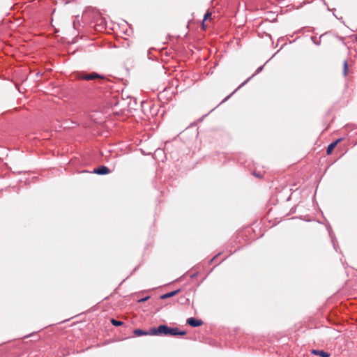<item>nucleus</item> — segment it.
Returning <instances> with one entry per match:
<instances>
[{"label":"nucleus","mask_w":357,"mask_h":357,"mask_svg":"<svg viewBox=\"0 0 357 357\" xmlns=\"http://www.w3.org/2000/svg\"><path fill=\"white\" fill-rule=\"evenodd\" d=\"M151 335H165V336H176L184 335L186 331H180L178 328H171L166 325H160L158 328H151L149 330Z\"/></svg>","instance_id":"1"},{"label":"nucleus","mask_w":357,"mask_h":357,"mask_svg":"<svg viewBox=\"0 0 357 357\" xmlns=\"http://www.w3.org/2000/svg\"><path fill=\"white\" fill-rule=\"evenodd\" d=\"M76 77L78 79H83V80H87V81L93 80L96 79H104V77L102 75L98 74L96 72H92L90 73L81 72V73H77Z\"/></svg>","instance_id":"2"},{"label":"nucleus","mask_w":357,"mask_h":357,"mask_svg":"<svg viewBox=\"0 0 357 357\" xmlns=\"http://www.w3.org/2000/svg\"><path fill=\"white\" fill-rule=\"evenodd\" d=\"M93 172L97 174L103 175L109 174L111 171L106 166H100L98 168L94 169Z\"/></svg>","instance_id":"3"},{"label":"nucleus","mask_w":357,"mask_h":357,"mask_svg":"<svg viewBox=\"0 0 357 357\" xmlns=\"http://www.w3.org/2000/svg\"><path fill=\"white\" fill-rule=\"evenodd\" d=\"M187 324L192 327H197L202 325L203 321L200 319H197L194 317H190L187 319Z\"/></svg>","instance_id":"4"},{"label":"nucleus","mask_w":357,"mask_h":357,"mask_svg":"<svg viewBox=\"0 0 357 357\" xmlns=\"http://www.w3.org/2000/svg\"><path fill=\"white\" fill-rule=\"evenodd\" d=\"M211 15H212V13L209 10H207L206 13H205V15L204 16L202 24V29L204 30H205L207 27L206 22L211 21L212 20Z\"/></svg>","instance_id":"5"},{"label":"nucleus","mask_w":357,"mask_h":357,"mask_svg":"<svg viewBox=\"0 0 357 357\" xmlns=\"http://www.w3.org/2000/svg\"><path fill=\"white\" fill-rule=\"evenodd\" d=\"M180 291V289H177L171 292L166 293L165 294H162L160 296V299L165 300L167 298H169L170 297L174 296Z\"/></svg>","instance_id":"6"},{"label":"nucleus","mask_w":357,"mask_h":357,"mask_svg":"<svg viewBox=\"0 0 357 357\" xmlns=\"http://www.w3.org/2000/svg\"><path fill=\"white\" fill-rule=\"evenodd\" d=\"M340 141V139H337L335 142H332L331 144H330L328 146V148H327V150H326V152H327L328 155H330L332 153V151H333V149H335V147L337 146V143Z\"/></svg>","instance_id":"7"},{"label":"nucleus","mask_w":357,"mask_h":357,"mask_svg":"<svg viewBox=\"0 0 357 357\" xmlns=\"http://www.w3.org/2000/svg\"><path fill=\"white\" fill-rule=\"evenodd\" d=\"M312 354L321 357H329L330 354L323 350H312Z\"/></svg>","instance_id":"8"},{"label":"nucleus","mask_w":357,"mask_h":357,"mask_svg":"<svg viewBox=\"0 0 357 357\" xmlns=\"http://www.w3.org/2000/svg\"><path fill=\"white\" fill-rule=\"evenodd\" d=\"M133 333L137 336L150 335L149 331L147 332L141 329H135Z\"/></svg>","instance_id":"9"},{"label":"nucleus","mask_w":357,"mask_h":357,"mask_svg":"<svg viewBox=\"0 0 357 357\" xmlns=\"http://www.w3.org/2000/svg\"><path fill=\"white\" fill-rule=\"evenodd\" d=\"M348 74V62L344 61L343 63V75L346 77Z\"/></svg>","instance_id":"10"},{"label":"nucleus","mask_w":357,"mask_h":357,"mask_svg":"<svg viewBox=\"0 0 357 357\" xmlns=\"http://www.w3.org/2000/svg\"><path fill=\"white\" fill-rule=\"evenodd\" d=\"M110 321H111L112 324L115 326H122L123 324V321H118V320H116L114 319H112Z\"/></svg>","instance_id":"11"},{"label":"nucleus","mask_w":357,"mask_h":357,"mask_svg":"<svg viewBox=\"0 0 357 357\" xmlns=\"http://www.w3.org/2000/svg\"><path fill=\"white\" fill-rule=\"evenodd\" d=\"M148 298H149V297H146V298H142L141 300H139V302H144V301H146Z\"/></svg>","instance_id":"12"},{"label":"nucleus","mask_w":357,"mask_h":357,"mask_svg":"<svg viewBox=\"0 0 357 357\" xmlns=\"http://www.w3.org/2000/svg\"><path fill=\"white\" fill-rule=\"evenodd\" d=\"M262 69V67H259L257 70V73H259Z\"/></svg>","instance_id":"13"},{"label":"nucleus","mask_w":357,"mask_h":357,"mask_svg":"<svg viewBox=\"0 0 357 357\" xmlns=\"http://www.w3.org/2000/svg\"><path fill=\"white\" fill-rule=\"evenodd\" d=\"M356 40H357V36H356Z\"/></svg>","instance_id":"14"}]
</instances>
